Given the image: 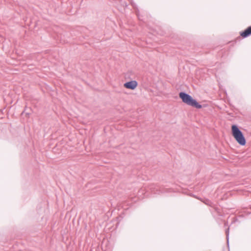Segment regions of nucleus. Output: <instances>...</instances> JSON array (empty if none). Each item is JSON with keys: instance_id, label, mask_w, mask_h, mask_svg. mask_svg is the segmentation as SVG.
<instances>
[{"instance_id": "1", "label": "nucleus", "mask_w": 251, "mask_h": 251, "mask_svg": "<svg viewBox=\"0 0 251 251\" xmlns=\"http://www.w3.org/2000/svg\"><path fill=\"white\" fill-rule=\"evenodd\" d=\"M179 96L182 100V102L188 105H190L198 109H200L202 107V105L197 102L196 100L194 99L191 96L184 92H180Z\"/></svg>"}, {"instance_id": "2", "label": "nucleus", "mask_w": 251, "mask_h": 251, "mask_svg": "<svg viewBox=\"0 0 251 251\" xmlns=\"http://www.w3.org/2000/svg\"><path fill=\"white\" fill-rule=\"evenodd\" d=\"M231 132L232 136L239 145L241 146H244L246 145V140L244 135L237 126L235 125L232 126Z\"/></svg>"}, {"instance_id": "3", "label": "nucleus", "mask_w": 251, "mask_h": 251, "mask_svg": "<svg viewBox=\"0 0 251 251\" xmlns=\"http://www.w3.org/2000/svg\"><path fill=\"white\" fill-rule=\"evenodd\" d=\"M150 189L151 190V192L154 194L159 195L168 192V191L162 189L161 187L156 188L154 184H152L150 186Z\"/></svg>"}, {"instance_id": "4", "label": "nucleus", "mask_w": 251, "mask_h": 251, "mask_svg": "<svg viewBox=\"0 0 251 251\" xmlns=\"http://www.w3.org/2000/svg\"><path fill=\"white\" fill-rule=\"evenodd\" d=\"M138 85V83L136 80H131L124 83V86L125 88L131 90L135 89Z\"/></svg>"}, {"instance_id": "5", "label": "nucleus", "mask_w": 251, "mask_h": 251, "mask_svg": "<svg viewBox=\"0 0 251 251\" xmlns=\"http://www.w3.org/2000/svg\"><path fill=\"white\" fill-rule=\"evenodd\" d=\"M240 36L243 38L248 37L251 35V26H249L243 31L240 32Z\"/></svg>"}, {"instance_id": "6", "label": "nucleus", "mask_w": 251, "mask_h": 251, "mask_svg": "<svg viewBox=\"0 0 251 251\" xmlns=\"http://www.w3.org/2000/svg\"><path fill=\"white\" fill-rule=\"evenodd\" d=\"M240 36L243 38L248 37L251 35V26H249L243 31L240 32Z\"/></svg>"}, {"instance_id": "7", "label": "nucleus", "mask_w": 251, "mask_h": 251, "mask_svg": "<svg viewBox=\"0 0 251 251\" xmlns=\"http://www.w3.org/2000/svg\"><path fill=\"white\" fill-rule=\"evenodd\" d=\"M211 207L213 208V209L215 210V211H216L218 215H219V216L222 215L221 213V209L217 205H216V204L213 203V205H212V206Z\"/></svg>"}, {"instance_id": "8", "label": "nucleus", "mask_w": 251, "mask_h": 251, "mask_svg": "<svg viewBox=\"0 0 251 251\" xmlns=\"http://www.w3.org/2000/svg\"><path fill=\"white\" fill-rule=\"evenodd\" d=\"M204 203H205V204L211 207L212 205H213V202L211 201H210V200L209 199H204L203 200L201 201Z\"/></svg>"}, {"instance_id": "9", "label": "nucleus", "mask_w": 251, "mask_h": 251, "mask_svg": "<svg viewBox=\"0 0 251 251\" xmlns=\"http://www.w3.org/2000/svg\"><path fill=\"white\" fill-rule=\"evenodd\" d=\"M229 227H228L227 228L226 230V237L227 242H228V239H229Z\"/></svg>"}, {"instance_id": "10", "label": "nucleus", "mask_w": 251, "mask_h": 251, "mask_svg": "<svg viewBox=\"0 0 251 251\" xmlns=\"http://www.w3.org/2000/svg\"><path fill=\"white\" fill-rule=\"evenodd\" d=\"M225 226H228V223L227 222H225Z\"/></svg>"}]
</instances>
